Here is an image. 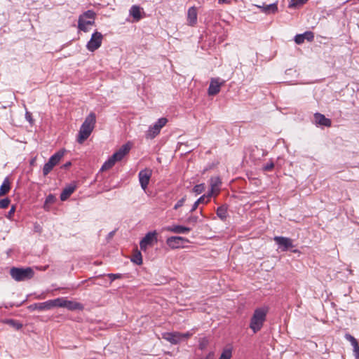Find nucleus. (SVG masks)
<instances>
[{"label":"nucleus","mask_w":359,"mask_h":359,"mask_svg":"<svg viewBox=\"0 0 359 359\" xmlns=\"http://www.w3.org/2000/svg\"><path fill=\"white\" fill-rule=\"evenodd\" d=\"M95 122L96 116L95 113H90L82 123L79 131L77 137L78 143L83 144L89 137L95 128Z\"/></svg>","instance_id":"obj_1"},{"label":"nucleus","mask_w":359,"mask_h":359,"mask_svg":"<svg viewBox=\"0 0 359 359\" xmlns=\"http://www.w3.org/2000/svg\"><path fill=\"white\" fill-rule=\"evenodd\" d=\"M267 313L266 307L257 308L255 310L250 323V327L254 333H257L263 327Z\"/></svg>","instance_id":"obj_2"},{"label":"nucleus","mask_w":359,"mask_h":359,"mask_svg":"<svg viewBox=\"0 0 359 359\" xmlns=\"http://www.w3.org/2000/svg\"><path fill=\"white\" fill-rule=\"evenodd\" d=\"M10 275L15 281L20 282L32 278L34 277V272L31 267H13L10 269Z\"/></svg>","instance_id":"obj_3"},{"label":"nucleus","mask_w":359,"mask_h":359,"mask_svg":"<svg viewBox=\"0 0 359 359\" xmlns=\"http://www.w3.org/2000/svg\"><path fill=\"white\" fill-rule=\"evenodd\" d=\"M95 13L92 10L84 12L79 18L78 28L84 32L88 31V26L95 24Z\"/></svg>","instance_id":"obj_4"},{"label":"nucleus","mask_w":359,"mask_h":359,"mask_svg":"<svg viewBox=\"0 0 359 359\" xmlns=\"http://www.w3.org/2000/svg\"><path fill=\"white\" fill-rule=\"evenodd\" d=\"M168 122V119L166 118H159L154 126L149 127L148 130L146 132L145 137L147 139H154L161 132V128L165 126Z\"/></svg>","instance_id":"obj_5"},{"label":"nucleus","mask_w":359,"mask_h":359,"mask_svg":"<svg viewBox=\"0 0 359 359\" xmlns=\"http://www.w3.org/2000/svg\"><path fill=\"white\" fill-rule=\"evenodd\" d=\"M192 336V333L187 332L186 333H180L178 332H166L163 335V338L172 344H177L185 339H189Z\"/></svg>","instance_id":"obj_6"},{"label":"nucleus","mask_w":359,"mask_h":359,"mask_svg":"<svg viewBox=\"0 0 359 359\" xmlns=\"http://www.w3.org/2000/svg\"><path fill=\"white\" fill-rule=\"evenodd\" d=\"M64 154L65 151L60 150L49 158L48 161L45 163L43 168V174L44 176L47 175L53 170V167L60 162Z\"/></svg>","instance_id":"obj_7"},{"label":"nucleus","mask_w":359,"mask_h":359,"mask_svg":"<svg viewBox=\"0 0 359 359\" xmlns=\"http://www.w3.org/2000/svg\"><path fill=\"white\" fill-rule=\"evenodd\" d=\"M102 34L100 32H94L92 34L90 41L86 45L87 49L91 52H93L99 48L102 44Z\"/></svg>","instance_id":"obj_8"},{"label":"nucleus","mask_w":359,"mask_h":359,"mask_svg":"<svg viewBox=\"0 0 359 359\" xmlns=\"http://www.w3.org/2000/svg\"><path fill=\"white\" fill-rule=\"evenodd\" d=\"M152 175V170L149 168H145L140 171L138 174L139 181L143 190H146Z\"/></svg>","instance_id":"obj_9"},{"label":"nucleus","mask_w":359,"mask_h":359,"mask_svg":"<svg viewBox=\"0 0 359 359\" xmlns=\"http://www.w3.org/2000/svg\"><path fill=\"white\" fill-rule=\"evenodd\" d=\"M157 242L156 232L152 231L147 233L141 240L140 247L142 250L145 251L148 245H152L154 243Z\"/></svg>","instance_id":"obj_10"},{"label":"nucleus","mask_w":359,"mask_h":359,"mask_svg":"<svg viewBox=\"0 0 359 359\" xmlns=\"http://www.w3.org/2000/svg\"><path fill=\"white\" fill-rule=\"evenodd\" d=\"M225 81L219 78H212L208 90L209 95H215L220 91V88L224 84Z\"/></svg>","instance_id":"obj_11"},{"label":"nucleus","mask_w":359,"mask_h":359,"mask_svg":"<svg viewBox=\"0 0 359 359\" xmlns=\"http://www.w3.org/2000/svg\"><path fill=\"white\" fill-rule=\"evenodd\" d=\"M273 240L281 248L282 251H286L293 248L292 240L290 238L283 236H275Z\"/></svg>","instance_id":"obj_12"},{"label":"nucleus","mask_w":359,"mask_h":359,"mask_svg":"<svg viewBox=\"0 0 359 359\" xmlns=\"http://www.w3.org/2000/svg\"><path fill=\"white\" fill-rule=\"evenodd\" d=\"M132 144L130 142H128L123 145H122L120 149L116 151L111 156L113 158L116 160V161H121L123 157L128 154L131 149Z\"/></svg>","instance_id":"obj_13"},{"label":"nucleus","mask_w":359,"mask_h":359,"mask_svg":"<svg viewBox=\"0 0 359 359\" xmlns=\"http://www.w3.org/2000/svg\"><path fill=\"white\" fill-rule=\"evenodd\" d=\"M314 121L316 125L321 126L330 127L332 125L331 120L320 113L314 114Z\"/></svg>","instance_id":"obj_14"},{"label":"nucleus","mask_w":359,"mask_h":359,"mask_svg":"<svg viewBox=\"0 0 359 359\" xmlns=\"http://www.w3.org/2000/svg\"><path fill=\"white\" fill-rule=\"evenodd\" d=\"M314 39V34L311 31L305 32L302 34H297L294 36V41L297 44H302L305 40L312 41Z\"/></svg>","instance_id":"obj_15"},{"label":"nucleus","mask_w":359,"mask_h":359,"mask_svg":"<svg viewBox=\"0 0 359 359\" xmlns=\"http://www.w3.org/2000/svg\"><path fill=\"white\" fill-rule=\"evenodd\" d=\"M197 8L192 6L188 9L187 12V22L190 26H194L197 22Z\"/></svg>","instance_id":"obj_16"},{"label":"nucleus","mask_w":359,"mask_h":359,"mask_svg":"<svg viewBox=\"0 0 359 359\" xmlns=\"http://www.w3.org/2000/svg\"><path fill=\"white\" fill-rule=\"evenodd\" d=\"M184 241V238L180 236H171L168 238L166 241L167 245L171 248H179Z\"/></svg>","instance_id":"obj_17"},{"label":"nucleus","mask_w":359,"mask_h":359,"mask_svg":"<svg viewBox=\"0 0 359 359\" xmlns=\"http://www.w3.org/2000/svg\"><path fill=\"white\" fill-rule=\"evenodd\" d=\"M65 308H67V309L70 311H83L84 309V306L82 304L75 302V301H70V300H65Z\"/></svg>","instance_id":"obj_18"},{"label":"nucleus","mask_w":359,"mask_h":359,"mask_svg":"<svg viewBox=\"0 0 359 359\" xmlns=\"http://www.w3.org/2000/svg\"><path fill=\"white\" fill-rule=\"evenodd\" d=\"M165 230L175 233H184L189 232L191 229L181 225H174L171 226H167Z\"/></svg>","instance_id":"obj_19"},{"label":"nucleus","mask_w":359,"mask_h":359,"mask_svg":"<svg viewBox=\"0 0 359 359\" xmlns=\"http://www.w3.org/2000/svg\"><path fill=\"white\" fill-rule=\"evenodd\" d=\"M75 189L76 186L74 184H70L65 187L60 194V200L62 201H66L74 191Z\"/></svg>","instance_id":"obj_20"},{"label":"nucleus","mask_w":359,"mask_h":359,"mask_svg":"<svg viewBox=\"0 0 359 359\" xmlns=\"http://www.w3.org/2000/svg\"><path fill=\"white\" fill-rule=\"evenodd\" d=\"M140 9V7L136 5L133 6L130 9V15L133 16L135 22H138L142 18Z\"/></svg>","instance_id":"obj_21"},{"label":"nucleus","mask_w":359,"mask_h":359,"mask_svg":"<svg viewBox=\"0 0 359 359\" xmlns=\"http://www.w3.org/2000/svg\"><path fill=\"white\" fill-rule=\"evenodd\" d=\"M11 189V184L8 177L5 178L0 187V197L6 195Z\"/></svg>","instance_id":"obj_22"},{"label":"nucleus","mask_w":359,"mask_h":359,"mask_svg":"<svg viewBox=\"0 0 359 359\" xmlns=\"http://www.w3.org/2000/svg\"><path fill=\"white\" fill-rule=\"evenodd\" d=\"M29 308L32 310L38 309L40 311L50 309V304H49V300L47 302H45L32 304L29 306Z\"/></svg>","instance_id":"obj_23"},{"label":"nucleus","mask_w":359,"mask_h":359,"mask_svg":"<svg viewBox=\"0 0 359 359\" xmlns=\"http://www.w3.org/2000/svg\"><path fill=\"white\" fill-rule=\"evenodd\" d=\"M65 299L57 298L53 300H49L50 309L53 307H63L65 308Z\"/></svg>","instance_id":"obj_24"},{"label":"nucleus","mask_w":359,"mask_h":359,"mask_svg":"<svg viewBox=\"0 0 359 359\" xmlns=\"http://www.w3.org/2000/svg\"><path fill=\"white\" fill-rule=\"evenodd\" d=\"M210 197H208V195H203L201 196L193 205L191 209V212H194V210H196V208H198V205H200V203H207L209 201V198Z\"/></svg>","instance_id":"obj_25"},{"label":"nucleus","mask_w":359,"mask_h":359,"mask_svg":"<svg viewBox=\"0 0 359 359\" xmlns=\"http://www.w3.org/2000/svg\"><path fill=\"white\" fill-rule=\"evenodd\" d=\"M221 184L220 179L218 177H212L210 179V185H211V190L208 194V197H211L212 195V193L215 191V187H217Z\"/></svg>","instance_id":"obj_26"},{"label":"nucleus","mask_w":359,"mask_h":359,"mask_svg":"<svg viewBox=\"0 0 359 359\" xmlns=\"http://www.w3.org/2000/svg\"><path fill=\"white\" fill-rule=\"evenodd\" d=\"M131 261L137 265L142 264V257L140 251L137 249L135 250L134 254L131 258Z\"/></svg>","instance_id":"obj_27"},{"label":"nucleus","mask_w":359,"mask_h":359,"mask_svg":"<svg viewBox=\"0 0 359 359\" xmlns=\"http://www.w3.org/2000/svg\"><path fill=\"white\" fill-rule=\"evenodd\" d=\"M116 160L113 158L112 156H111L108 161H107L103 165L101 168V170H107L111 168L115 164Z\"/></svg>","instance_id":"obj_28"},{"label":"nucleus","mask_w":359,"mask_h":359,"mask_svg":"<svg viewBox=\"0 0 359 359\" xmlns=\"http://www.w3.org/2000/svg\"><path fill=\"white\" fill-rule=\"evenodd\" d=\"M263 10L266 13H275L278 11V6L276 4H271L264 6Z\"/></svg>","instance_id":"obj_29"},{"label":"nucleus","mask_w":359,"mask_h":359,"mask_svg":"<svg viewBox=\"0 0 359 359\" xmlns=\"http://www.w3.org/2000/svg\"><path fill=\"white\" fill-rule=\"evenodd\" d=\"M227 210L224 206H220L217 209V215L222 219H224L226 217Z\"/></svg>","instance_id":"obj_30"},{"label":"nucleus","mask_w":359,"mask_h":359,"mask_svg":"<svg viewBox=\"0 0 359 359\" xmlns=\"http://www.w3.org/2000/svg\"><path fill=\"white\" fill-rule=\"evenodd\" d=\"M232 356L231 348H224L219 359H231Z\"/></svg>","instance_id":"obj_31"},{"label":"nucleus","mask_w":359,"mask_h":359,"mask_svg":"<svg viewBox=\"0 0 359 359\" xmlns=\"http://www.w3.org/2000/svg\"><path fill=\"white\" fill-rule=\"evenodd\" d=\"M344 337L351 344L353 347L358 344L357 339L348 333L345 334Z\"/></svg>","instance_id":"obj_32"},{"label":"nucleus","mask_w":359,"mask_h":359,"mask_svg":"<svg viewBox=\"0 0 359 359\" xmlns=\"http://www.w3.org/2000/svg\"><path fill=\"white\" fill-rule=\"evenodd\" d=\"M55 201H56L55 196L53 194H49L46 198L45 203H44V208H46V205L48 204L54 203L55 202Z\"/></svg>","instance_id":"obj_33"},{"label":"nucleus","mask_w":359,"mask_h":359,"mask_svg":"<svg viewBox=\"0 0 359 359\" xmlns=\"http://www.w3.org/2000/svg\"><path fill=\"white\" fill-rule=\"evenodd\" d=\"M205 190V184H200L194 186L193 188V191L196 193V194H201Z\"/></svg>","instance_id":"obj_34"},{"label":"nucleus","mask_w":359,"mask_h":359,"mask_svg":"<svg viewBox=\"0 0 359 359\" xmlns=\"http://www.w3.org/2000/svg\"><path fill=\"white\" fill-rule=\"evenodd\" d=\"M307 1V0H292V2L290 4L289 7L294 8L299 5H303Z\"/></svg>","instance_id":"obj_35"},{"label":"nucleus","mask_w":359,"mask_h":359,"mask_svg":"<svg viewBox=\"0 0 359 359\" xmlns=\"http://www.w3.org/2000/svg\"><path fill=\"white\" fill-rule=\"evenodd\" d=\"M11 203L8 198H5L0 200V208H6Z\"/></svg>","instance_id":"obj_36"},{"label":"nucleus","mask_w":359,"mask_h":359,"mask_svg":"<svg viewBox=\"0 0 359 359\" xmlns=\"http://www.w3.org/2000/svg\"><path fill=\"white\" fill-rule=\"evenodd\" d=\"M185 201H186V196H184V197H183V198H182L180 200H179V201H177V203L175 205V206H174V209H175V210H177V209H178L179 208L182 207V206L184 205V203Z\"/></svg>","instance_id":"obj_37"},{"label":"nucleus","mask_w":359,"mask_h":359,"mask_svg":"<svg viewBox=\"0 0 359 359\" xmlns=\"http://www.w3.org/2000/svg\"><path fill=\"white\" fill-rule=\"evenodd\" d=\"M273 168H274V163L273 162H270L263 166V170L264 171H270Z\"/></svg>","instance_id":"obj_38"},{"label":"nucleus","mask_w":359,"mask_h":359,"mask_svg":"<svg viewBox=\"0 0 359 359\" xmlns=\"http://www.w3.org/2000/svg\"><path fill=\"white\" fill-rule=\"evenodd\" d=\"M208 344V341L207 339L205 338H203L201 341H200V344H199V348L201 349H203L205 348V346H207V344Z\"/></svg>","instance_id":"obj_39"},{"label":"nucleus","mask_w":359,"mask_h":359,"mask_svg":"<svg viewBox=\"0 0 359 359\" xmlns=\"http://www.w3.org/2000/svg\"><path fill=\"white\" fill-rule=\"evenodd\" d=\"M25 118L29 122L30 124H33L34 119H33L32 115V114L30 112L26 111V113H25Z\"/></svg>","instance_id":"obj_40"},{"label":"nucleus","mask_w":359,"mask_h":359,"mask_svg":"<svg viewBox=\"0 0 359 359\" xmlns=\"http://www.w3.org/2000/svg\"><path fill=\"white\" fill-rule=\"evenodd\" d=\"M353 353L355 359H359V344L353 346Z\"/></svg>","instance_id":"obj_41"},{"label":"nucleus","mask_w":359,"mask_h":359,"mask_svg":"<svg viewBox=\"0 0 359 359\" xmlns=\"http://www.w3.org/2000/svg\"><path fill=\"white\" fill-rule=\"evenodd\" d=\"M15 211V207L13 205L11 208L10 209L9 212H8L7 217L8 219H11L12 216L13 215L14 212Z\"/></svg>","instance_id":"obj_42"},{"label":"nucleus","mask_w":359,"mask_h":359,"mask_svg":"<svg viewBox=\"0 0 359 359\" xmlns=\"http://www.w3.org/2000/svg\"><path fill=\"white\" fill-rule=\"evenodd\" d=\"M197 220H198V217L196 216L189 217L187 219V222L196 223Z\"/></svg>","instance_id":"obj_43"},{"label":"nucleus","mask_w":359,"mask_h":359,"mask_svg":"<svg viewBox=\"0 0 359 359\" xmlns=\"http://www.w3.org/2000/svg\"><path fill=\"white\" fill-rule=\"evenodd\" d=\"M109 276L112 279V280H114L116 278H118L121 277L120 274H114V273H110L109 274Z\"/></svg>","instance_id":"obj_44"},{"label":"nucleus","mask_w":359,"mask_h":359,"mask_svg":"<svg viewBox=\"0 0 359 359\" xmlns=\"http://www.w3.org/2000/svg\"><path fill=\"white\" fill-rule=\"evenodd\" d=\"M219 4H230L231 0H218Z\"/></svg>","instance_id":"obj_45"},{"label":"nucleus","mask_w":359,"mask_h":359,"mask_svg":"<svg viewBox=\"0 0 359 359\" xmlns=\"http://www.w3.org/2000/svg\"><path fill=\"white\" fill-rule=\"evenodd\" d=\"M70 165H71V162H67V163H66L63 166H64L65 168H67V167H69V166H70Z\"/></svg>","instance_id":"obj_46"},{"label":"nucleus","mask_w":359,"mask_h":359,"mask_svg":"<svg viewBox=\"0 0 359 359\" xmlns=\"http://www.w3.org/2000/svg\"><path fill=\"white\" fill-rule=\"evenodd\" d=\"M113 234H114V232H111L109 234V236L111 238L113 236Z\"/></svg>","instance_id":"obj_47"},{"label":"nucleus","mask_w":359,"mask_h":359,"mask_svg":"<svg viewBox=\"0 0 359 359\" xmlns=\"http://www.w3.org/2000/svg\"><path fill=\"white\" fill-rule=\"evenodd\" d=\"M9 322H10V323H11V324H14V323H15V321H14L13 320H9Z\"/></svg>","instance_id":"obj_48"},{"label":"nucleus","mask_w":359,"mask_h":359,"mask_svg":"<svg viewBox=\"0 0 359 359\" xmlns=\"http://www.w3.org/2000/svg\"><path fill=\"white\" fill-rule=\"evenodd\" d=\"M22 327L21 325H18V328Z\"/></svg>","instance_id":"obj_49"}]
</instances>
